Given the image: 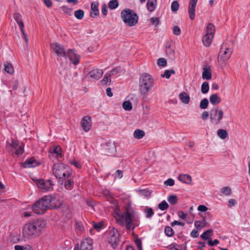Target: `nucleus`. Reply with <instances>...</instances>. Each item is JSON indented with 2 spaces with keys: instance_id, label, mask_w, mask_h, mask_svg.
Listing matches in <instances>:
<instances>
[{
  "instance_id": "f257e3e1",
  "label": "nucleus",
  "mask_w": 250,
  "mask_h": 250,
  "mask_svg": "<svg viewBox=\"0 0 250 250\" xmlns=\"http://www.w3.org/2000/svg\"><path fill=\"white\" fill-rule=\"evenodd\" d=\"M62 205V201H59L55 197L49 195L44 196L36 201L33 205L32 209L38 214H42L48 209L60 208Z\"/></svg>"
},
{
  "instance_id": "f03ea898",
  "label": "nucleus",
  "mask_w": 250,
  "mask_h": 250,
  "mask_svg": "<svg viewBox=\"0 0 250 250\" xmlns=\"http://www.w3.org/2000/svg\"><path fill=\"white\" fill-rule=\"evenodd\" d=\"M44 220L39 219L36 221L26 224L22 229V234L27 239H31L40 235L42 229L45 227Z\"/></svg>"
},
{
  "instance_id": "7ed1b4c3",
  "label": "nucleus",
  "mask_w": 250,
  "mask_h": 250,
  "mask_svg": "<svg viewBox=\"0 0 250 250\" xmlns=\"http://www.w3.org/2000/svg\"><path fill=\"white\" fill-rule=\"evenodd\" d=\"M115 212L116 213L115 217L118 222H120L123 224L124 223L123 220L124 219L127 230L131 229L133 230L134 229L135 226H133V218L134 217L135 212L130 204H127L125 208V211L123 213H119V209H116Z\"/></svg>"
},
{
  "instance_id": "20e7f679",
  "label": "nucleus",
  "mask_w": 250,
  "mask_h": 250,
  "mask_svg": "<svg viewBox=\"0 0 250 250\" xmlns=\"http://www.w3.org/2000/svg\"><path fill=\"white\" fill-rule=\"evenodd\" d=\"M153 84V78L150 74L146 73L142 74L139 79V89L141 94L146 95L151 90Z\"/></svg>"
},
{
  "instance_id": "39448f33",
  "label": "nucleus",
  "mask_w": 250,
  "mask_h": 250,
  "mask_svg": "<svg viewBox=\"0 0 250 250\" xmlns=\"http://www.w3.org/2000/svg\"><path fill=\"white\" fill-rule=\"evenodd\" d=\"M52 171L55 176L60 180L69 176L71 173L70 167L62 163H56L52 167Z\"/></svg>"
},
{
  "instance_id": "423d86ee",
  "label": "nucleus",
  "mask_w": 250,
  "mask_h": 250,
  "mask_svg": "<svg viewBox=\"0 0 250 250\" xmlns=\"http://www.w3.org/2000/svg\"><path fill=\"white\" fill-rule=\"evenodd\" d=\"M121 17L124 22L129 26L135 25L138 22L137 14L129 9H125L121 12Z\"/></svg>"
},
{
  "instance_id": "0eeeda50",
  "label": "nucleus",
  "mask_w": 250,
  "mask_h": 250,
  "mask_svg": "<svg viewBox=\"0 0 250 250\" xmlns=\"http://www.w3.org/2000/svg\"><path fill=\"white\" fill-rule=\"evenodd\" d=\"M232 53V50L226 43H223L220 48L218 56V61L221 64H225L230 58Z\"/></svg>"
},
{
  "instance_id": "6e6552de",
  "label": "nucleus",
  "mask_w": 250,
  "mask_h": 250,
  "mask_svg": "<svg viewBox=\"0 0 250 250\" xmlns=\"http://www.w3.org/2000/svg\"><path fill=\"white\" fill-rule=\"evenodd\" d=\"M223 116L224 112L223 109L219 107H217L209 114L210 122L214 125H217L221 122Z\"/></svg>"
},
{
  "instance_id": "1a4fd4ad",
  "label": "nucleus",
  "mask_w": 250,
  "mask_h": 250,
  "mask_svg": "<svg viewBox=\"0 0 250 250\" xmlns=\"http://www.w3.org/2000/svg\"><path fill=\"white\" fill-rule=\"evenodd\" d=\"M109 242L115 249L120 242V235L117 229L112 228L109 230Z\"/></svg>"
},
{
  "instance_id": "9d476101",
  "label": "nucleus",
  "mask_w": 250,
  "mask_h": 250,
  "mask_svg": "<svg viewBox=\"0 0 250 250\" xmlns=\"http://www.w3.org/2000/svg\"><path fill=\"white\" fill-rule=\"evenodd\" d=\"M35 182L38 187L43 192L49 191L53 189L54 183L50 180H45L40 179L36 180Z\"/></svg>"
},
{
  "instance_id": "9b49d317",
  "label": "nucleus",
  "mask_w": 250,
  "mask_h": 250,
  "mask_svg": "<svg viewBox=\"0 0 250 250\" xmlns=\"http://www.w3.org/2000/svg\"><path fill=\"white\" fill-rule=\"evenodd\" d=\"M6 147L12 154H15L19 156L23 152V149L22 146L14 141H12L11 144H8Z\"/></svg>"
},
{
  "instance_id": "f8f14e48",
  "label": "nucleus",
  "mask_w": 250,
  "mask_h": 250,
  "mask_svg": "<svg viewBox=\"0 0 250 250\" xmlns=\"http://www.w3.org/2000/svg\"><path fill=\"white\" fill-rule=\"evenodd\" d=\"M51 47L59 57L66 58L67 53L65 52L64 47L58 42H54L51 44Z\"/></svg>"
},
{
  "instance_id": "ddd939ff",
  "label": "nucleus",
  "mask_w": 250,
  "mask_h": 250,
  "mask_svg": "<svg viewBox=\"0 0 250 250\" xmlns=\"http://www.w3.org/2000/svg\"><path fill=\"white\" fill-rule=\"evenodd\" d=\"M64 182V188L67 190H71L74 187V177L72 173L69 176L61 179Z\"/></svg>"
},
{
  "instance_id": "4468645a",
  "label": "nucleus",
  "mask_w": 250,
  "mask_h": 250,
  "mask_svg": "<svg viewBox=\"0 0 250 250\" xmlns=\"http://www.w3.org/2000/svg\"><path fill=\"white\" fill-rule=\"evenodd\" d=\"M81 126L83 130L86 132L88 131L91 126V119L89 116H84L81 121Z\"/></svg>"
},
{
  "instance_id": "2eb2a0df",
  "label": "nucleus",
  "mask_w": 250,
  "mask_h": 250,
  "mask_svg": "<svg viewBox=\"0 0 250 250\" xmlns=\"http://www.w3.org/2000/svg\"><path fill=\"white\" fill-rule=\"evenodd\" d=\"M67 56L74 65H77L79 63L80 56L77 54L73 50L69 49L67 52Z\"/></svg>"
},
{
  "instance_id": "dca6fc26",
  "label": "nucleus",
  "mask_w": 250,
  "mask_h": 250,
  "mask_svg": "<svg viewBox=\"0 0 250 250\" xmlns=\"http://www.w3.org/2000/svg\"><path fill=\"white\" fill-rule=\"evenodd\" d=\"M198 0H190L189 6L188 8V12L189 18L191 20H193L195 18V7L196 6Z\"/></svg>"
},
{
  "instance_id": "f3484780",
  "label": "nucleus",
  "mask_w": 250,
  "mask_h": 250,
  "mask_svg": "<svg viewBox=\"0 0 250 250\" xmlns=\"http://www.w3.org/2000/svg\"><path fill=\"white\" fill-rule=\"evenodd\" d=\"M103 75V71L100 69H94L88 73V78L90 79L99 80Z\"/></svg>"
},
{
  "instance_id": "a211bd4d",
  "label": "nucleus",
  "mask_w": 250,
  "mask_h": 250,
  "mask_svg": "<svg viewBox=\"0 0 250 250\" xmlns=\"http://www.w3.org/2000/svg\"><path fill=\"white\" fill-rule=\"evenodd\" d=\"M116 151V146L111 142H107L105 144L104 152L106 155H109Z\"/></svg>"
},
{
  "instance_id": "6ab92c4d",
  "label": "nucleus",
  "mask_w": 250,
  "mask_h": 250,
  "mask_svg": "<svg viewBox=\"0 0 250 250\" xmlns=\"http://www.w3.org/2000/svg\"><path fill=\"white\" fill-rule=\"evenodd\" d=\"M92 245L87 240H84L82 241L80 248L78 244L75 245L74 250H92Z\"/></svg>"
},
{
  "instance_id": "aec40b11",
  "label": "nucleus",
  "mask_w": 250,
  "mask_h": 250,
  "mask_svg": "<svg viewBox=\"0 0 250 250\" xmlns=\"http://www.w3.org/2000/svg\"><path fill=\"white\" fill-rule=\"evenodd\" d=\"M39 163L36 161L34 157L28 158L25 160L23 164V167L25 168L34 167L38 166Z\"/></svg>"
},
{
  "instance_id": "412c9836",
  "label": "nucleus",
  "mask_w": 250,
  "mask_h": 250,
  "mask_svg": "<svg viewBox=\"0 0 250 250\" xmlns=\"http://www.w3.org/2000/svg\"><path fill=\"white\" fill-rule=\"evenodd\" d=\"M98 6L99 3L97 1L93 2L91 4L90 16L93 18L99 14Z\"/></svg>"
},
{
  "instance_id": "4be33fe9",
  "label": "nucleus",
  "mask_w": 250,
  "mask_h": 250,
  "mask_svg": "<svg viewBox=\"0 0 250 250\" xmlns=\"http://www.w3.org/2000/svg\"><path fill=\"white\" fill-rule=\"evenodd\" d=\"M166 52L169 59L173 60L175 58V51L171 48V45L168 43L166 45Z\"/></svg>"
},
{
  "instance_id": "5701e85b",
  "label": "nucleus",
  "mask_w": 250,
  "mask_h": 250,
  "mask_svg": "<svg viewBox=\"0 0 250 250\" xmlns=\"http://www.w3.org/2000/svg\"><path fill=\"white\" fill-rule=\"evenodd\" d=\"M178 178L179 181L187 184H190L191 182V177L188 174H181Z\"/></svg>"
},
{
  "instance_id": "b1692460",
  "label": "nucleus",
  "mask_w": 250,
  "mask_h": 250,
  "mask_svg": "<svg viewBox=\"0 0 250 250\" xmlns=\"http://www.w3.org/2000/svg\"><path fill=\"white\" fill-rule=\"evenodd\" d=\"M211 73L209 67H204L202 73V78L204 80H209L211 79Z\"/></svg>"
},
{
  "instance_id": "393cba45",
  "label": "nucleus",
  "mask_w": 250,
  "mask_h": 250,
  "mask_svg": "<svg viewBox=\"0 0 250 250\" xmlns=\"http://www.w3.org/2000/svg\"><path fill=\"white\" fill-rule=\"evenodd\" d=\"M209 101L212 104L216 105L219 104L221 102V99L217 94H213L210 95L209 97Z\"/></svg>"
},
{
  "instance_id": "a878e982",
  "label": "nucleus",
  "mask_w": 250,
  "mask_h": 250,
  "mask_svg": "<svg viewBox=\"0 0 250 250\" xmlns=\"http://www.w3.org/2000/svg\"><path fill=\"white\" fill-rule=\"evenodd\" d=\"M211 37L209 36V34H206L202 38V42L204 45L206 46H209L212 42L213 36L211 35Z\"/></svg>"
},
{
  "instance_id": "bb28decb",
  "label": "nucleus",
  "mask_w": 250,
  "mask_h": 250,
  "mask_svg": "<svg viewBox=\"0 0 250 250\" xmlns=\"http://www.w3.org/2000/svg\"><path fill=\"white\" fill-rule=\"evenodd\" d=\"M146 4L147 10L150 12H152L155 9L156 0H147Z\"/></svg>"
},
{
  "instance_id": "cd10ccee",
  "label": "nucleus",
  "mask_w": 250,
  "mask_h": 250,
  "mask_svg": "<svg viewBox=\"0 0 250 250\" xmlns=\"http://www.w3.org/2000/svg\"><path fill=\"white\" fill-rule=\"evenodd\" d=\"M179 98L181 101L185 104H188L190 100L189 96L185 92H182L180 94Z\"/></svg>"
},
{
  "instance_id": "c85d7f7f",
  "label": "nucleus",
  "mask_w": 250,
  "mask_h": 250,
  "mask_svg": "<svg viewBox=\"0 0 250 250\" xmlns=\"http://www.w3.org/2000/svg\"><path fill=\"white\" fill-rule=\"evenodd\" d=\"M4 66V71L7 73L12 74L14 73V68L11 63L8 62H5L3 63Z\"/></svg>"
},
{
  "instance_id": "c756f323",
  "label": "nucleus",
  "mask_w": 250,
  "mask_h": 250,
  "mask_svg": "<svg viewBox=\"0 0 250 250\" xmlns=\"http://www.w3.org/2000/svg\"><path fill=\"white\" fill-rule=\"evenodd\" d=\"M133 135L134 138L140 139L142 138L145 135V133L143 130L137 129L135 130Z\"/></svg>"
},
{
  "instance_id": "7c9ffc66",
  "label": "nucleus",
  "mask_w": 250,
  "mask_h": 250,
  "mask_svg": "<svg viewBox=\"0 0 250 250\" xmlns=\"http://www.w3.org/2000/svg\"><path fill=\"white\" fill-rule=\"evenodd\" d=\"M213 231L212 229H208L205 231L201 235V237L204 240H208L212 235Z\"/></svg>"
},
{
  "instance_id": "2f4dec72",
  "label": "nucleus",
  "mask_w": 250,
  "mask_h": 250,
  "mask_svg": "<svg viewBox=\"0 0 250 250\" xmlns=\"http://www.w3.org/2000/svg\"><path fill=\"white\" fill-rule=\"evenodd\" d=\"M215 26L214 25L211 23H209L208 24L207 28V34H208L210 35L213 36L214 32H215Z\"/></svg>"
},
{
  "instance_id": "473e14b6",
  "label": "nucleus",
  "mask_w": 250,
  "mask_h": 250,
  "mask_svg": "<svg viewBox=\"0 0 250 250\" xmlns=\"http://www.w3.org/2000/svg\"><path fill=\"white\" fill-rule=\"evenodd\" d=\"M175 71L174 69H172L170 70H166L164 74L161 75V77H165L167 79H169L171 76V74H174Z\"/></svg>"
},
{
  "instance_id": "72a5a7b5",
  "label": "nucleus",
  "mask_w": 250,
  "mask_h": 250,
  "mask_svg": "<svg viewBox=\"0 0 250 250\" xmlns=\"http://www.w3.org/2000/svg\"><path fill=\"white\" fill-rule=\"evenodd\" d=\"M218 136L222 139L226 138L228 135L227 131L223 129H220L217 131Z\"/></svg>"
},
{
  "instance_id": "f704fd0d",
  "label": "nucleus",
  "mask_w": 250,
  "mask_h": 250,
  "mask_svg": "<svg viewBox=\"0 0 250 250\" xmlns=\"http://www.w3.org/2000/svg\"><path fill=\"white\" fill-rule=\"evenodd\" d=\"M167 201L171 205H175L178 202L177 196L175 195H171L167 198Z\"/></svg>"
},
{
  "instance_id": "c9c22d12",
  "label": "nucleus",
  "mask_w": 250,
  "mask_h": 250,
  "mask_svg": "<svg viewBox=\"0 0 250 250\" xmlns=\"http://www.w3.org/2000/svg\"><path fill=\"white\" fill-rule=\"evenodd\" d=\"M209 90V84L208 82H204L201 85V92L203 94H206Z\"/></svg>"
},
{
  "instance_id": "e433bc0d",
  "label": "nucleus",
  "mask_w": 250,
  "mask_h": 250,
  "mask_svg": "<svg viewBox=\"0 0 250 250\" xmlns=\"http://www.w3.org/2000/svg\"><path fill=\"white\" fill-rule=\"evenodd\" d=\"M144 212L146 213V217L148 218L151 217L154 214L153 209L147 207L145 208Z\"/></svg>"
},
{
  "instance_id": "4c0bfd02",
  "label": "nucleus",
  "mask_w": 250,
  "mask_h": 250,
  "mask_svg": "<svg viewBox=\"0 0 250 250\" xmlns=\"http://www.w3.org/2000/svg\"><path fill=\"white\" fill-rule=\"evenodd\" d=\"M75 17L78 20H81L84 16V11L83 10L80 9L75 11Z\"/></svg>"
},
{
  "instance_id": "58836bf2",
  "label": "nucleus",
  "mask_w": 250,
  "mask_h": 250,
  "mask_svg": "<svg viewBox=\"0 0 250 250\" xmlns=\"http://www.w3.org/2000/svg\"><path fill=\"white\" fill-rule=\"evenodd\" d=\"M165 233L168 237L172 236L174 233L173 229L169 226H166L165 228Z\"/></svg>"
},
{
  "instance_id": "ea45409f",
  "label": "nucleus",
  "mask_w": 250,
  "mask_h": 250,
  "mask_svg": "<svg viewBox=\"0 0 250 250\" xmlns=\"http://www.w3.org/2000/svg\"><path fill=\"white\" fill-rule=\"evenodd\" d=\"M111 74H105L104 77V78L102 80V83H103L104 84L109 85L111 83V79H110Z\"/></svg>"
},
{
  "instance_id": "a19ab883",
  "label": "nucleus",
  "mask_w": 250,
  "mask_h": 250,
  "mask_svg": "<svg viewBox=\"0 0 250 250\" xmlns=\"http://www.w3.org/2000/svg\"><path fill=\"white\" fill-rule=\"evenodd\" d=\"M123 108L126 111H130L132 108L131 103L129 101H125L123 104Z\"/></svg>"
},
{
  "instance_id": "79ce46f5",
  "label": "nucleus",
  "mask_w": 250,
  "mask_h": 250,
  "mask_svg": "<svg viewBox=\"0 0 250 250\" xmlns=\"http://www.w3.org/2000/svg\"><path fill=\"white\" fill-rule=\"evenodd\" d=\"M208 105V101L207 98L203 99L200 103L199 106L201 109H206Z\"/></svg>"
},
{
  "instance_id": "37998d69",
  "label": "nucleus",
  "mask_w": 250,
  "mask_h": 250,
  "mask_svg": "<svg viewBox=\"0 0 250 250\" xmlns=\"http://www.w3.org/2000/svg\"><path fill=\"white\" fill-rule=\"evenodd\" d=\"M168 204L164 200L158 205V208L161 210L167 209L168 208Z\"/></svg>"
},
{
  "instance_id": "c03bdc74",
  "label": "nucleus",
  "mask_w": 250,
  "mask_h": 250,
  "mask_svg": "<svg viewBox=\"0 0 250 250\" xmlns=\"http://www.w3.org/2000/svg\"><path fill=\"white\" fill-rule=\"evenodd\" d=\"M119 3L117 0H112L109 1L108 6L111 9L116 8L118 6Z\"/></svg>"
},
{
  "instance_id": "a18cd8bd",
  "label": "nucleus",
  "mask_w": 250,
  "mask_h": 250,
  "mask_svg": "<svg viewBox=\"0 0 250 250\" xmlns=\"http://www.w3.org/2000/svg\"><path fill=\"white\" fill-rule=\"evenodd\" d=\"M53 153H55L57 155L62 156V149L60 146H54L53 150L51 151Z\"/></svg>"
},
{
  "instance_id": "49530a36",
  "label": "nucleus",
  "mask_w": 250,
  "mask_h": 250,
  "mask_svg": "<svg viewBox=\"0 0 250 250\" xmlns=\"http://www.w3.org/2000/svg\"><path fill=\"white\" fill-rule=\"evenodd\" d=\"M179 8V4L177 1H173L171 5V9L173 12L177 11Z\"/></svg>"
},
{
  "instance_id": "de8ad7c7",
  "label": "nucleus",
  "mask_w": 250,
  "mask_h": 250,
  "mask_svg": "<svg viewBox=\"0 0 250 250\" xmlns=\"http://www.w3.org/2000/svg\"><path fill=\"white\" fill-rule=\"evenodd\" d=\"M221 192L226 195H229L231 193V190L230 188L225 187L221 189Z\"/></svg>"
},
{
  "instance_id": "09e8293b",
  "label": "nucleus",
  "mask_w": 250,
  "mask_h": 250,
  "mask_svg": "<svg viewBox=\"0 0 250 250\" xmlns=\"http://www.w3.org/2000/svg\"><path fill=\"white\" fill-rule=\"evenodd\" d=\"M167 62L166 60L163 58H159L157 61V64L159 66L165 67L167 65Z\"/></svg>"
},
{
  "instance_id": "8fccbe9b",
  "label": "nucleus",
  "mask_w": 250,
  "mask_h": 250,
  "mask_svg": "<svg viewBox=\"0 0 250 250\" xmlns=\"http://www.w3.org/2000/svg\"><path fill=\"white\" fill-rule=\"evenodd\" d=\"M134 242L138 249L139 250H143L141 240L137 237L135 239Z\"/></svg>"
},
{
  "instance_id": "3c124183",
  "label": "nucleus",
  "mask_w": 250,
  "mask_h": 250,
  "mask_svg": "<svg viewBox=\"0 0 250 250\" xmlns=\"http://www.w3.org/2000/svg\"><path fill=\"white\" fill-rule=\"evenodd\" d=\"M15 250H31L32 248L30 246L23 248V246L20 245H16L14 247Z\"/></svg>"
},
{
  "instance_id": "603ef678",
  "label": "nucleus",
  "mask_w": 250,
  "mask_h": 250,
  "mask_svg": "<svg viewBox=\"0 0 250 250\" xmlns=\"http://www.w3.org/2000/svg\"><path fill=\"white\" fill-rule=\"evenodd\" d=\"M164 185L167 186H173L174 185V180L172 178H169L164 182Z\"/></svg>"
},
{
  "instance_id": "864d4df0",
  "label": "nucleus",
  "mask_w": 250,
  "mask_h": 250,
  "mask_svg": "<svg viewBox=\"0 0 250 250\" xmlns=\"http://www.w3.org/2000/svg\"><path fill=\"white\" fill-rule=\"evenodd\" d=\"M13 17L17 23L22 21L21 16L18 13H15Z\"/></svg>"
},
{
  "instance_id": "5fc2aeb1",
  "label": "nucleus",
  "mask_w": 250,
  "mask_h": 250,
  "mask_svg": "<svg viewBox=\"0 0 250 250\" xmlns=\"http://www.w3.org/2000/svg\"><path fill=\"white\" fill-rule=\"evenodd\" d=\"M150 21L152 24H154L155 26L158 25L159 23V20L158 18H155V17L151 18L150 19Z\"/></svg>"
},
{
  "instance_id": "6e6d98bb",
  "label": "nucleus",
  "mask_w": 250,
  "mask_h": 250,
  "mask_svg": "<svg viewBox=\"0 0 250 250\" xmlns=\"http://www.w3.org/2000/svg\"><path fill=\"white\" fill-rule=\"evenodd\" d=\"M173 33L175 35H179L181 34V29L178 26H174L173 28Z\"/></svg>"
},
{
  "instance_id": "4d7b16f0",
  "label": "nucleus",
  "mask_w": 250,
  "mask_h": 250,
  "mask_svg": "<svg viewBox=\"0 0 250 250\" xmlns=\"http://www.w3.org/2000/svg\"><path fill=\"white\" fill-rule=\"evenodd\" d=\"M76 226L77 229H78L80 231H83L84 230V227L81 222L76 221L75 222Z\"/></svg>"
},
{
  "instance_id": "13d9d810",
  "label": "nucleus",
  "mask_w": 250,
  "mask_h": 250,
  "mask_svg": "<svg viewBox=\"0 0 250 250\" xmlns=\"http://www.w3.org/2000/svg\"><path fill=\"white\" fill-rule=\"evenodd\" d=\"M101 11L104 16H106L107 15L108 11L106 5L105 4H104L102 5Z\"/></svg>"
},
{
  "instance_id": "bf43d9fd",
  "label": "nucleus",
  "mask_w": 250,
  "mask_h": 250,
  "mask_svg": "<svg viewBox=\"0 0 250 250\" xmlns=\"http://www.w3.org/2000/svg\"><path fill=\"white\" fill-rule=\"evenodd\" d=\"M208 244L210 246H213L219 244V241L217 239H215L212 241L211 239H209L208 242Z\"/></svg>"
},
{
  "instance_id": "052dcab7",
  "label": "nucleus",
  "mask_w": 250,
  "mask_h": 250,
  "mask_svg": "<svg viewBox=\"0 0 250 250\" xmlns=\"http://www.w3.org/2000/svg\"><path fill=\"white\" fill-rule=\"evenodd\" d=\"M194 226L199 230H201L203 226L201 224L200 221H195L194 222Z\"/></svg>"
},
{
  "instance_id": "680f3d73",
  "label": "nucleus",
  "mask_w": 250,
  "mask_h": 250,
  "mask_svg": "<svg viewBox=\"0 0 250 250\" xmlns=\"http://www.w3.org/2000/svg\"><path fill=\"white\" fill-rule=\"evenodd\" d=\"M123 177V171L121 170H117L115 173V177L121 178Z\"/></svg>"
},
{
  "instance_id": "e2e57ef3",
  "label": "nucleus",
  "mask_w": 250,
  "mask_h": 250,
  "mask_svg": "<svg viewBox=\"0 0 250 250\" xmlns=\"http://www.w3.org/2000/svg\"><path fill=\"white\" fill-rule=\"evenodd\" d=\"M197 209L202 212H205L208 210V208L204 205H199Z\"/></svg>"
},
{
  "instance_id": "0e129e2a",
  "label": "nucleus",
  "mask_w": 250,
  "mask_h": 250,
  "mask_svg": "<svg viewBox=\"0 0 250 250\" xmlns=\"http://www.w3.org/2000/svg\"><path fill=\"white\" fill-rule=\"evenodd\" d=\"M178 214L179 217L183 219H185L187 216V213H185L182 211H179Z\"/></svg>"
},
{
  "instance_id": "69168bd1",
  "label": "nucleus",
  "mask_w": 250,
  "mask_h": 250,
  "mask_svg": "<svg viewBox=\"0 0 250 250\" xmlns=\"http://www.w3.org/2000/svg\"><path fill=\"white\" fill-rule=\"evenodd\" d=\"M190 235L193 238H197L199 236V232L198 230L193 229L191 232Z\"/></svg>"
},
{
  "instance_id": "338daca9",
  "label": "nucleus",
  "mask_w": 250,
  "mask_h": 250,
  "mask_svg": "<svg viewBox=\"0 0 250 250\" xmlns=\"http://www.w3.org/2000/svg\"><path fill=\"white\" fill-rule=\"evenodd\" d=\"M103 226V224L102 222H99L98 223H94L93 225V228L95 229H101Z\"/></svg>"
},
{
  "instance_id": "774afa93",
  "label": "nucleus",
  "mask_w": 250,
  "mask_h": 250,
  "mask_svg": "<svg viewBox=\"0 0 250 250\" xmlns=\"http://www.w3.org/2000/svg\"><path fill=\"white\" fill-rule=\"evenodd\" d=\"M209 114L207 111H204L201 115V118L203 120H206L208 117Z\"/></svg>"
}]
</instances>
